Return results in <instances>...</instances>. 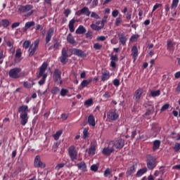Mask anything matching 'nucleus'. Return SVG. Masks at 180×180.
I'll return each mask as SVG.
<instances>
[{
    "label": "nucleus",
    "mask_w": 180,
    "mask_h": 180,
    "mask_svg": "<svg viewBox=\"0 0 180 180\" xmlns=\"http://www.w3.org/2000/svg\"><path fill=\"white\" fill-rule=\"evenodd\" d=\"M146 158L148 169L153 170L155 167H157V158L151 155H147Z\"/></svg>",
    "instance_id": "f257e3e1"
},
{
    "label": "nucleus",
    "mask_w": 180,
    "mask_h": 180,
    "mask_svg": "<svg viewBox=\"0 0 180 180\" xmlns=\"http://www.w3.org/2000/svg\"><path fill=\"white\" fill-rule=\"evenodd\" d=\"M18 12L20 13H26L28 12L27 13V16H30L31 15L33 14V11H32V9H33V6L32 5H26V6H18Z\"/></svg>",
    "instance_id": "f03ea898"
},
{
    "label": "nucleus",
    "mask_w": 180,
    "mask_h": 180,
    "mask_svg": "<svg viewBox=\"0 0 180 180\" xmlns=\"http://www.w3.org/2000/svg\"><path fill=\"white\" fill-rule=\"evenodd\" d=\"M68 154L71 161H75L78 158V151L75 149V146H71L68 149Z\"/></svg>",
    "instance_id": "7ed1b4c3"
},
{
    "label": "nucleus",
    "mask_w": 180,
    "mask_h": 180,
    "mask_svg": "<svg viewBox=\"0 0 180 180\" xmlns=\"http://www.w3.org/2000/svg\"><path fill=\"white\" fill-rule=\"evenodd\" d=\"M20 71H22V69H20V68H14L9 70L8 75L10 78H13V79H18V78H20V75H19Z\"/></svg>",
    "instance_id": "20e7f679"
},
{
    "label": "nucleus",
    "mask_w": 180,
    "mask_h": 180,
    "mask_svg": "<svg viewBox=\"0 0 180 180\" xmlns=\"http://www.w3.org/2000/svg\"><path fill=\"white\" fill-rule=\"evenodd\" d=\"M68 57H70V55H68V53L67 52V49L65 48L62 49L61 52V56L59 57V61L65 65V64H67V61H68Z\"/></svg>",
    "instance_id": "39448f33"
},
{
    "label": "nucleus",
    "mask_w": 180,
    "mask_h": 180,
    "mask_svg": "<svg viewBox=\"0 0 180 180\" xmlns=\"http://www.w3.org/2000/svg\"><path fill=\"white\" fill-rule=\"evenodd\" d=\"M47 63H44L39 68V75H37V78H40L42 77V79L46 80L47 78V74H44L46 72V70H47Z\"/></svg>",
    "instance_id": "423d86ee"
},
{
    "label": "nucleus",
    "mask_w": 180,
    "mask_h": 180,
    "mask_svg": "<svg viewBox=\"0 0 180 180\" xmlns=\"http://www.w3.org/2000/svg\"><path fill=\"white\" fill-rule=\"evenodd\" d=\"M112 153H115V148L113 143L110 141L108 146L103 149L102 154L103 155H110Z\"/></svg>",
    "instance_id": "0eeeda50"
},
{
    "label": "nucleus",
    "mask_w": 180,
    "mask_h": 180,
    "mask_svg": "<svg viewBox=\"0 0 180 180\" xmlns=\"http://www.w3.org/2000/svg\"><path fill=\"white\" fill-rule=\"evenodd\" d=\"M111 142V143H112V146L115 148H123V147H124V140L122 139H115L114 141H110Z\"/></svg>",
    "instance_id": "6e6552de"
},
{
    "label": "nucleus",
    "mask_w": 180,
    "mask_h": 180,
    "mask_svg": "<svg viewBox=\"0 0 180 180\" xmlns=\"http://www.w3.org/2000/svg\"><path fill=\"white\" fill-rule=\"evenodd\" d=\"M107 117L109 119V120H117L119 119V114L116 112V110H110L108 113H107Z\"/></svg>",
    "instance_id": "1a4fd4ad"
},
{
    "label": "nucleus",
    "mask_w": 180,
    "mask_h": 180,
    "mask_svg": "<svg viewBox=\"0 0 180 180\" xmlns=\"http://www.w3.org/2000/svg\"><path fill=\"white\" fill-rule=\"evenodd\" d=\"M53 80L54 82L56 84H60V85L63 84V81H61V71L55 70L53 72Z\"/></svg>",
    "instance_id": "9d476101"
},
{
    "label": "nucleus",
    "mask_w": 180,
    "mask_h": 180,
    "mask_svg": "<svg viewBox=\"0 0 180 180\" xmlns=\"http://www.w3.org/2000/svg\"><path fill=\"white\" fill-rule=\"evenodd\" d=\"M34 167L35 168H46V164L43 163L40 159V156L37 155L34 162Z\"/></svg>",
    "instance_id": "9b49d317"
},
{
    "label": "nucleus",
    "mask_w": 180,
    "mask_h": 180,
    "mask_svg": "<svg viewBox=\"0 0 180 180\" xmlns=\"http://www.w3.org/2000/svg\"><path fill=\"white\" fill-rule=\"evenodd\" d=\"M76 15H77V16H81V15L89 16V15H91V11L88 7L85 6L83 7L81 10L77 11Z\"/></svg>",
    "instance_id": "f8f14e48"
},
{
    "label": "nucleus",
    "mask_w": 180,
    "mask_h": 180,
    "mask_svg": "<svg viewBox=\"0 0 180 180\" xmlns=\"http://www.w3.org/2000/svg\"><path fill=\"white\" fill-rule=\"evenodd\" d=\"M20 124L22 126H26L27 121L29 120V116H27V113L20 114Z\"/></svg>",
    "instance_id": "ddd939ff"
},
{
    "label": "nucleus",
    "mask_w": 180,
    "mask_h": 180,
    "mask_svg": "<svg viewBox=\"0 0 180 180\" xmlns=\"http://www.w3.org/2000/svg\"><path fill=\"white\" fill-rule=\"evenodd\" d=\"M143 95V89L139 88L135 91V95L134 96V99L136 103H138Z\"/></svg>",
    "instance_id": "4468645a"
},
{
    "label": "nucleus",
    "mask_w": 180,
    "mask_h": 180,
    "mask_svg": "<svg viewBox=\"0 0 180 180\" xmlns=\"http://www.w3.org/2000/svg\"><path fill=\"white\" fill-rule=\"evenodd\" d=\"M72 53L75 56H77V57H82V58L86 57V53H85L81 49H73Z\"/></svg>",
    "instance_id": "2eb2a0df"
},
{
    "label": "nucleus",
    "mask_w": 180,
    "mask_h": 180,
    "mask_svg": "<svg viewBox=\"0 0 180 180\" xmlns=\"http://www.w3.org/2000/svg\"><path fill=\"white\" fill-rule=\"evenodd\" d=\"M53 34H54V28L51 27L49 30L46 36V44H49L50 40H51V37H53Z\"/></svg>",
    "instance_id": "dca6fc26"
},
{
    "label": "nucleus",
    "mask_w": 180,
    "mask_h": 180,
    "mask_svg": "<svg viewBox=\"0 0 180 180\" xmlns=\"http://www.w3.org/2000/svg\"><path fill=\"white\" fill-rule=\"evenodd\" d=\"M110 60V66L112 68H116V63L119 61V58L117 57V55H111Z\"/></svg>",
    "instance_id": "f3484780"
},
{
    "label": "nucleus",
    "mask_w": 180,
    "mask_h": 180,
    "mask_svg": "<svg viewBox=\"0 0 180 180\" xmlns=\"http://www.w3.org/2000/svg\"><path fill=\"white\" fill-rule=\"evenodd\" d=\"M176 44V43H175L174 41H167V49L168 51L174 52V51L175 50Z\"/></svg>",
    "instance_id": "a211bd4d"
},
{
    "label": "nucleus",
    "mask_w": 180,
    "mask_h": 180,
    "mask_svg": "<svg viewBox=\"0 0 180 180\" xmlns=\"http://www.w3.org/2000/svg\"><path fill=\"white\" fill-rule=\"evenodd\" d=\"M22 50L20 49H16L15 52V63H20V60H22Z\"/></svg>",
    "instance_id": "6ab92c4d"
},
{
    "label": "nucleus",
    "mask_w": 180,
    "mask_h": 180,
    "mask_svg": "<svg viewBox=\"0 0 180 180\" xmlns=\"http://www.w3.org/2000/svg\"><path fill=\"white\" fill-rule=\"evenodd\" d=\"M118 38L120 40V43L122 44V46H126V41H127V38L124 34H118Z\"/></svg>",
    "instance_id": "aec40b11"
},
{
    "label": "nucleus",
    "mask_w": 180,
    "mask_h": 180,
    "mask_svg": "<svg viewBox=\"0 0 180 180\" xmlns=\"http://www.w3.org/2000/svg\"><path fill=\"white\" fill-rule=\"evenodd\" d=\"M27 110H29V107L27 105H21L18 108V113H20V115L27 113Z\"/></svg>",
    "instance_id": "412c9836"
},
{
    "label": "nucleus",
    "mask_w": 180,
    "mask_h": 180,
    "mask_svg": "<svg viewBox=\"0 0 180 180\" xmlns=\"http://www.w3.org/2000/svg\"><path fill=\"white\" fill-rule=\"evenodd\" d=\"M131 56L135 60L136 58L139 56V49H137V46H134L131 49Z\"/></svg>",
    "instance_id": "4be33fe9"
},
{
    "label": "nucleus",
    "mask_w": 180,
    "mask_h": 180,
    "mask_svg": "<svg viewBox=\"0 0 180 180\" xmlns=\"http://www.w3.org/2000/svg\"><path fill=\"white\" fill-rule=\"evenodd\" d=\"M74 25H75V18H72L70 22H69V30L71 33H74L75 32V28L74 27Z\"/></svg>",
    "instance_id": "5701e85b"
},
{
    "label": "nucleus",
    "mask_w": 180,
    "mask_h": 180,
    "mask_svg": "<svg viewBox=\"0 0 180 180\" xmlns=\"http://www.w3.org/2000/svg\"><path fill=\"white\" fill-rule=\"evenodd\" d=\"M35 22L34 21L27 22L25 25V27L22 28L23 32H27V29H30L32 26H34Z\"/></svg>",
    "instance_id": "b1692460"
},
{
    "label": "nucleus",
    "mask_w": 180,
    "mask_h": 180,
    "mask_svg": "<svg viewBox=\"0 0 180 180\" xmlns=\"http://www.w3.org/2000/svg\"><path fill=\"white\" fill-rule=\"evenodd\" d=\"M91 3V5L90 6L91 8H96V6H98V4H99V0H88L86 5H89Z\"/></svg>",
    "instance_id": "393cba45"
},
{
    "label": "nucleus",
    "mask_w": 180,
    "mask_h": 180,
    "mask_svg": "<svg viewBox=\"0 0 180 180\" xmlns=\"http://www.w3.org/2000/svg\"><path fill=\"white\" fill-rule=\"evenodd\" d=\"M154 113V105H149L146 113L145 116H150Z\"/></svg>",
    "instance_id": "a878e982"
},
{
    "label": "nucleus",
    "mask_w": 180,
    "mask_h": 180,
    "mask_svg": "<svg viewBox=\"0 0 180 180\" xmlns=\"http://www.w3.org/2000/svg\"><path fill=\"white\" fill-rule=\"evenodd\" d=\"M84 33H86V29H85L83 25H79V27L76 30V34H84Z\"/></svg>",
    "instance_id": "bb28decb"
},
{
    "label": "nucleus",
    "mask_w": 180,
    "mask_h": 180,
    "mask_svg": "<svg viewBox=\"0 0 180 180\" xmlns=\"http://www.w3.org/2000/svg\"><path fill=\"white\" fill-rule=\"evenodd\" d=\"M88 123L89 124V126H92L93 127H95V117H94V115H90L88 117Z\"/></svg>",
    "instance_id": "cd10ccee"
},
{
    "label": "nucleus",
    "mask_w": 180,
    "mask_h": 180,
    "mask_svg": "<svg viewBox=\"0 0 180 180\" xmlns=\"http://www.w3.org/2000/svg\"><path fill=\"white\" fill-rule=\"evenodd\" d=\"M160 146H161V141L155 140L153 141V150L155 151V150H158L160 148Z\"/></svg>",
    "instance_id": "c85d7f7f"
},
{
    "label": "nucleus",
    "mask_w": 180,
    "mask_h": 180,
    "mask_svg": "<svg viewBox=\"0 0 180 180\" xmlns=\"http://www.w3.org/2000/svg\"><path fill=\"white\" fill-rule=\"evenodd\" d=\"M77 168L81 169L82 171H86V164L84 162H82L80 163L77 164Z\"/></svg>",
    "instance_id": "c756f323"
},
{
    "label": "nucleus",
    "mask_w": 180,
    "mask_h": 180,
    "mask_svg": "<svg viewBox=\"0 0 180 180\" xmlns=\"http://www.w3.org/2000/svg\"><path fill=\"white\" fill-rule=\"evenodd\" d=\"M136 172V166L133 165L129 167L127 172V176H130V175H133L134 173Z\"/></svg>",
    "instance_id": "7c9ffc66"
},
{
    "label": "nucleus",
    "mask_w": 180,
    "mask_h": 180,
    "mask_svg": "<svg viewBox=\"0 0 180 180\" xmlns=\"http://www.w3.org/2000/svg\"><path fill=\"white\" fill-rule=\"evenodd\" d=\"M110 77V75L108 71L103 72L102 73L101 81H107V79H109Z\"/></svg>",
    "instance_id": "2f4dec72"
},
{
    "label": "nucleus",
    "mask_w": 180,
    "mask_h": 180,
    "mask_svg": "<svg viewBox=\"0 0 180 180\" xmlns=\"http://www.w3.org/2000/svg\"><path fill=\"white\" fill-rule=\"evenodd\" d=\"M96 153V148H95V145H91L89 148L88 154L89 155H95Z\"/></svg>",
    "instance_id": "473e14b6"
},
{
    "label": "nucleus",
    "mask_w": 180,
    "mask_h": 180,
    "mask_svg": "<svg viewBox=\"0 0 180 180\" xmlns=\"http://www.w3.org/2000/svg\"><path fill=\"white\" fill-rule=\"evenodd\" d=\"M37 51V49L33 48V45H32L28 50L29 57H33V56H34Z\"/></svg>",
    "instance_id": "72a5a7b5"
},
{
    "label": "nucleus",
    "mask_w": 180,
    "mask_h": 180,
    "mask_svg": "<svg viewBox=\"0 0 180 180\" xmlns=\"http://www.w3.org/2000/svg\"><path fill=\"white\" fill-rule=\"evenodd\" d=\"M92 82V79H84L81 83V86L85 88L87 85H89Z\"/></svg>",
    "instance_id": "f704fd0d"
},
{
    "label": "nucleus",
    "mask_w": 180,
    "mask_h": 180,
    "mask_svg": "<svg viewBox=\"0 0 180 180\" xmlns=\"http://www.w3.org/2000/svg\"><path fill=\"white\" fill-rule=\"evenodd\" d=\"M67 41L70 43V44H75V39H74V37L71 34H69L67 37Z\"/></svg>",
    "instance_id": "c9c22d12"
},
{
    "label": "nucleus",
    "mask_w": 180,
    "mask_h": 180,
    "mask_svg": "<svg viewBox=\"0 0 180 180\" xmlns=\"http://www.w3.org/2000/svg\"><path fill=\"white\" fill-rule=\"evenodd\" d=\"M90 27L93 30H96V32H99V30H102V27L101 25H96V24H91L90 25Z\"/></svg>",
    "instance_id": "e433bc0d"
},
{
    "label": "nucleus",
    "mask_w": 180,
    "mask_h": 180,
    "mask_svg": "<svg viewBox=\"0 0 180 180\" xmlns=\"http://www.w3.org/2000/svg\"><path fill=\"white\" fill-rule=\"evenodd\" d=\"M147 172L146 167L139 169L136 173V176H141L142 175H144Z\"/></svg>",
    "instance_id": "4c0bfd02"
},
{
    "label": "nucleus",
    "mask_w": 180,
    "mask_h": 180,
    "mask_svg": "<svg viewBox=\"0 0 180 180\" xmlns=\"http://www.w3.org/2000/svg\"><path fill=\"white\" fill-rule=\"evenodd\" d=\"M150 95L153 98H155V96H160L161 95V91L160 90L152 91Z\"/></svg>",
    "instance_id": "58836bf2"
},
{
    "label": "nucleus",
    "mask_w": 180,
    "mask_h": 180,
    "mask_svg": "<svg viewBox=\"0 0 180 180\" xmlns=\"http://www.w3.org/2000/svg\"><path fill=\"white\" fill-rule=\"evenodd\" d=\"M1 23L3 27H8V26L11 25V22L6 19L1 20Z\"/></svg>",
    "instance_id": "ea45409f"
},
{
    "label": "nucleus",
    "mask_w": 180,
    "mask_h": 180,
    "mask_svg": "<svg viewBox=\"0 0 180 180\" xmlns=\"http://www.w3.org/2000/svg\"><path fill=\"white\" fill-rule=\"evenodd\" d=\"M107 22H108V15H105L102 19L101 25H100L101 28L103 29L105 27V23H107Z\"/></svg>",
    "instance_id": "a19ab883"
},
{
    "label": "nucleus",
    "mask_w": 180,
    "mask_h": 180,
    "mask_svg": "<svg viewBox=\"0 0 180 180\" xmlns=\"http://www.w3.org/2000/svg\"><path fill=\"white\" fill-rule=\"evenodd\" d=\"M63 134V131L60 130L56 131V133L53 135V138L55 140H58L60 139V136Z\"/></svg>",
    "instance_id": "79ce46f5"
},
{
    "label": "nucleus",
    "mask_w": 180,
    "mask_h": 180,
    "mask_svg": "<svg viewBox=\"0 0 180 180\" xmlns=\"http://www.w3.org/2000/svg\"><path fill=\"white\" fill-rule=\"evenodd\" d=\"M67 164V162H64V163H60L58 164L56 167L55 169H56V171H58L60 169H61V168H64V166Z\"/></svg>",
    "instance_id": "37998d69"
},
{
    "label": "nucleus",
    "mask_w": 180,
    "mask_h": 180,
    "mask_svg": "<svg viewBox=\"0 0 180 180\" xmlns=\"http://www.w3.org/2000/svg\"><path fill=\"white\" fill-rule=\"evenodd\" d=\"M178 4H179V0H173L171 6L172 9H175L178 6Z\"/></svg>",
    "instance_id": "c03bdc74"
},
{
    "label": "nucleus",
    "mask_w": 180,
    "mask_h": 180,
    "mask_svg": "<svg viewBox=\"0 0 180 180\" xmlns=\"http://www.w3.org/2000/svg\"><path fill=\"white\" fill-rule=\"evenodd\" d=\"M30 44H31L30 41H25L22 44V47L25 49H27V48L30 47Z\"/></svg>",
    "instance_id": "a18cd8bd"
},
{
    "label": "nucleus",
    "mask_w": 180,
    "mask_h": 180,
    "mask_svg": "<svg viewBox=\"0 0 180 180\" xmlns=\"http://www.w3.org/2000/svg\"><path fill=\"white\" fill-rule=\"evenodd\" d=\"M60 92V89L58 87H53L51 90V94L53 95H57Z\"/></svg>",
    "instance_id": "49530a36"
},
{
    "label": "nucleus",
    "mask_w": 180,
    "mask_h": 180,
    "mask_svg": "<svg viewBox=\"0 0 180 180\" xmlns=\"http://www.w3.org/2000/svg\"><path fill=\"white\" fill-rule=\"evenodd\" d=\"M94 49H95V50H101L102 49V44L96 43L94 44Z\"/></svg>",
    "instance_id": "de8ad7c7"
},
{
    "label": "nucleus",
    "mask_w": 180,
    "mask_h": 180,
    "mask_svg": "<svg viewBox=\"0 0 180 180\" xmlns=\"http://www.w3.org/2000/svg\"><path fill=\"white\" fill-rule=\"evenodd\" d=\"M58 47H60V41L55 40L53 44V49H55V50H57L58 49Z\"/></svg>",
    "instance_id": "09e8293b"
},
{
    "label": "nucleus",
    "mask_w": 180,
    "mask_h": 180,
    "mask_svg": "<svg viewBox=\"0 0 180 180\" xmlns=\"http://www.w3.org/2000/svg\"><path fill=\"white\" fill-rule=\"evenodd\" d=\"M67 94H68V90L65 89H62L60 91V95L61 96H65V95H67Z\"/></svg>",
    "instance_id": "8fccbe9b"
},
{
    "label": "nucleus",
    "mask_w": 180,
    "mask_h": 180,
    "mask_svg": "<svg viewBox=\"0 0 180 180\" xmlns=\"http://www.w3.org/2000/svg\"><path fill=\"white\" fill-rule=\"evenodd\" d=\"M58 146H60V142H57L54 143V145L53 146V153H56V151H57V149L58 148Z\"/></svg>",
    "instance_id": "3c124183"
},
{
    "label": "nucleus",
    "mask_w": 180,
    "mask_h": 180,
    "mask_svg": "<svg viewBox=\"0 0 180 180\" xmlns=\"http://www.w3.org/2000/svg\"><path fill=\"white\" fill-rule=\"evenodd\" d=\"M174 150L176 153L180 150V143H177L175 144L174 147Z\"/></svg>",
    "instance_id": "603ef678"
},
{
    "label": "nucleus",
    "mask_w": 180,
    "mask_h": 180,
    "mask_svg": "<svg viewBox=\"0 0 180 180\" xmlns=\"http://www.w3.org/2000/svg\"><path fill=\"white\" fill-rule=\"evenodd\" d=\"M91 18H94V19H101L99 15L96 14L95 12L91 13Z\"/></svg>",
    "instance_id": "864d4df0"
},
{
    "label": "nucleus",
    "mask_w": 180,
    "mask_h": 180,
    "mask_svg": "<svg viewBox=\"0 0 180 180\" xmlns=\"http://www.w3.org/2000/svg\"><path fill=\"white\" fill-rule=\"evenodd\" d=\"M112 173V172L110 171V169L107 168L105 172H104V176H108V175H110V174Z\"/></svg>",
    "instance_id": "5fc2aeb1"
},
{
    "label": "nucleus",
    "mask_w": 180,
    "mask_h": 180,
    "mask_svg": "<svg viewBox=\"0 0 180 180\" xmlns=\"http://www.w3.org/2000/svg\"><path fill=\"white\" fill-rule=\"evenodd\" d=\"M94 103V101L92 99H89L84 102V105H87V106H91Z\"/></svg>",
    "instance_id": "6e6d98bb"
},
{
    "label": "nucleus",
    "mask_w": 180,
    "mask_h": 180,
    "mask_svg": "<svg viewBox=\"0 0 180 180\" xmlns=\"http://www.w3.org/2000/svg\"><path fill=\"white\" fill-rule=\"evenodd\" d=\"M86 137H88V129L85 128L83 130V139H86Z\"/></svg>",
    "instance_id": "4d7b16f0"
},
{
    "label": "nucleus",
    "mask_w": 180,
    "mask_h": 180,
    "mask_svg": "<svg viewBox=\"0 0 180 180\" xmlns=\"http://www.w3.org/2000/svg\"><path fill=\"white\" fill-rule=\"evenodd\" d=\"M91 170L94 171V172H96V171H98V166L96 165H92L91 166Z\"/></svg>",
    "instance_id": "13d9d810"
},
{
    "label": "nucleus",
    "mask_w": 180,
    "mask_h": 180,
    "mask_svg": "<svg viewBox=\"0 0 180 180\" xmlns=\"http://www.w3.org/2000/svg\"><path fill=\"white\" fill-rule=\"evenodd\" d=\"M168 108H169V104H165L162 108H161V112H164L165 110H167V109H168Z\"/></svg>",
    "instance_id": "bf43d9fd"
},
{
    "label": "nucleus",
    "mask_w": 180,
    "mask_h": 180,
    "mask_svg": "<svg viewBox=\"0 0 180 180\" xmlns=\"http://www.w3.org/2000/svg\"><path fill=\"white\" fill-rule=\"evenodd\" d=\"M40 41H39L38 39L35 40L34 41V46H32L34 49H38L39 48V43Z\"/></svg>",
    "instance_id": "052dcab7"
},
{
    "label": "nucleus",
    "mask_w": 180,
    "mask_h": 180,
    "mask_svg": "<svg viewBox=\"0 0 180 180\" xmlns=\"http://www.w3.org/2000/svg\"><path fill=\"white\" fill-rule=\"evenodd\" d=\"M139 39V35H133L130 38V41H136Z\"/></svg>",
    "instance_id": "680f3d73"
},
{
    "label": "nucleus",
    "mask_w": 180,
    "mask_h": 180,
    "mask_svg": "<svg viewBox=\"0 0 180 180\" xmlns=\"http://www.w3.org/2000/svg\"><path fill=\"white\" fill-rule=\"evenodd\" d=\"M113 84L115 86H119L120 85V81L117 79H114Z\"/></svg>",
    "instance_id": "e2e57ef3"
},
{
    "label": "nucleus",
    "mask_w": 180,
    "mask_h": 180,
    "mask_svg": "<svg viewBox=\"0 0 180 180\" xmlns=\"http://www.w3.org/2000/svg\"><path fill=\"white\" fill-rule=\"evenodd\" d=\"M86 39H92V32L89 31L86 33Z\"/></svg>",
    "instance_id": "0e129e2a"
},
{
    "label": "nucleus",
    "mask_w": 180,
    "mask_h": 180,
    "mask_svg": "<svg viewBox=\"0 0 180 180\" xmlns=\"http://www.w3.org/2000/svg\"><path fill=\"white\" fill-rule=\"evenodd\" d=\"M112 15L113 18H117V16H118V15H119V11H117V10H114V11L112 12Z\"/></svg>",
    "instance_id": "69168bd1"
},
{
    "label": "nucleus",
    "mask_w": 180,
    "mask_h": 180,
    "mask_svg": "<svg viewBox=\"0 0 180 180\" xmlns=\"http://www.w3.org/2000/svg\"><path fill=\"white\" fill-rule=\"evenodd\" d=\"M122 23V18H117L116 21H115V26H119Z\"/></svg>",
    "instance_id": "338daca9"
},
{
    "label": "nucleus",
    "mask_w": 180,
    "mask_h": 180,
    "mask_svg": "<svg viewBox=\"0 0 180 180\" xmlns=\"http://www.w3.org/2000/svg\"><path fill=\"white\" fill-rule=\"evenodd\" d=\"M103 98H105L106 99H108V98H110L111 95L110 93H109V91H106L104 94H103Z\"/></svg>",
    "instance_id": "774afa93"
}]
</instances>
